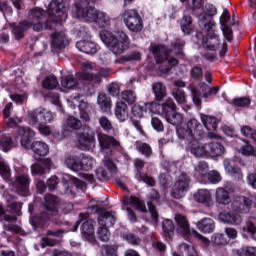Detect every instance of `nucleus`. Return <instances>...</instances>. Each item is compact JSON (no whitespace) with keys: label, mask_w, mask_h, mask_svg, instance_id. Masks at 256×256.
I'll use <instances>...</instances> for the list:
<instances>
[{"label":"nucleus","mask_w":256,"mask_h":256,"mask_svg":"<svg viewBox=\"0 0 256 256\" xmlns=\"http://www.w3.org/2000/svg\"><path fill=\"white\" fill-rule=\"evenodd\" d=\"M96 0H81V2L76 3L72 6V14L76 19H83L88 23H97L99 27H107L109 23V18L103 12L97 11L93 7V3Z\"/></svg>","instance_id":"obj_1"},{"label":"nucleus","mask_w":256,"mask_h":256,"mask_svg":"<svg viewBox=\"0 0 256 256\" xmlns=\"http://www.w3.org/2000/svg\"><path fill=\"white\" fill-rule=\"evenodd\" d=\"M100 39L114 55H123V52L131 47V39L123 30H118L115 34L109 30H102Z\"/></svg>","instance_id":"obj_2"},{"label":"nucleus","mask_w":256,"mask_h":256,"mask_svg":"<svg viewBox=\"0 0 256 256\" xmlns=\"http://www.w3.org/2000/svg\"><path fill=\"white\" fill-rule=\"evenodd\" d=\"M18 135H20V144L24 149H31L35 155V159L40 157H47L49 155V145L43 141H33L35 138V131L31 130L29 127H19Z\"/></svg>","instance_id":"obj_3"},{"label":"nucleus","mask_w":256,"mask_h":256,"mask_svg":"<svg viewBox=\"0 0 256 256\" xmlns=\"http://www.w3.org/2000/svg\"><path fill=\"white\" fill-rule=\"evenodd\" d=\"M150 51L154 56L157 65L162 73H169L173 67L179 65V60L173 57V49H169L163 45L152 44Z\"/></svg>","instance_id":"obj_4"},{"label":"nucleus","mask_w":256,"mask_h":256,"mask_svg":"<svg viewBox=\"0 0 256 256\" xmlns=\"http://www.w3.org/2000/svg\"><path fill=\"white\" fill-rule=\"evenodd\" d=\"M28 119L30 121V125H38V131L41 135H45V137H49V135H51V127L45 123H51V121H53V113L40 107L34 110H29Z\"/></svg>","instance_id":"obj_5"},{"label":"nucleus","mask_w":256,"mask_h":256,"mask_svg":"<svg viewBox=\"0 0 256 256\" xmlns=\"http://www.w3.org/2000/svg\"><path fill=\"white\" fill-rule=\"evenodd\" d=\"M188 89L191 91L192 101L196 107H201V97L203 99H213L219 93V86L211 87L205 82H200L199 88L190 84Z\"/></svg>","instance_id":"obj_6"},{"label":"nucleus","mask_w":256,"mask_h":256,"mask_svg":"<svg viewBox=\"0 0 256 256\" xmlns=\"http://www.w3.org/2000/svg\"><path fill=\"white\" fill-rule=\"evenodd\" d=\"M175 221L178 225L177 231H179V233H181L185 237H194L195 239H197V241L203 243L204 247H209V245H211V241H209L207 237L199 234L197 230L191 229V226H189V220H187L186 216L182 214H176Z\"/></svg>","instance_id":"obj_7"},{"label":"nucleus","mask_w":256,"mask_h":256,"mask_svg":"<svg viewBox=\"0 0 256 256\" xmlns=\"http://www.w3.org/2000/svg\"><path fill=\"white\" fill-rule=\"evenodd\" d=\"M121 17L130 33L143 31V18L137 9H127L121 14Z\"/></svg>","instance_id":"obj_8"},{"label":"nucleus","mask_w":256,"mask_h":256,"mask_svg":"<svg viewBox=\"0 0 256 256\" xmlns=\"http://www.w3.org/2000/svg\"><path fill=\"white\" fill-rule=\"evenodd\" d=\"M29 169L22 168V172H17L15 181L12 184L13 191L20 195V197H29V187L31 185V178L29 177Z\"/></svg>","instance_id":"obj_9"},{"label":"nucleus","mask_w":256,"mask_h":256,"mask_svg":"<svg viewBox=\"0 0 256 256\" xmlns=\"http://www.w3.org/2000/svg\"><path fill=\"white\" fill-rule=\"evenodd\" d=\"M161 109L162 115H164L167 123H170V125L177 127V125H181L183 123V115L177 112V105L172 98H168L165 103L162 104Z\"/></svg>","instance_id":"obj_10"},{"label":"nucleus","mask_w":256,"mask_h":256,"mask_svg":"<svg viewBox=\"0 0 256 256\" xmlns=\"http://www.w3.org/2000/svg\"><path fill=\"white\" fill-rule=\"evenodd\" d=\"M191 185V178H189V175L187 173L182 172L176 179L172 191L171 196L174 199H183L185 195L187 194V191H189V187Z\"/></svg>","instance_id":"obj_11"},{"label":"nucleus","mask_w":256,"mask_h":256,"mask_svg":"<svg viewBox=\"0 0 256 256\" xmlns=\"http://www.w3.org/2000/svg\"><path fill=\"white\" fill-rule=\"evenodd\" d=\"M204 13L201 16L199 25L202 27L203 31H211L215 27V21L212 17L217 15V8L213 4H206Z\"/></svg>","instance_id":"obj_12"},{"label":"nucleus","mask_w":256,"mask_h":256,"mask_svg":"<svg viewBox=\"0 0 256 256\" xmlns=\"http://www.w3.org/2000/svg\"><path fill=\"white\" fill-rule=\"evenodd\" d=\"M133 164L135 167V179L140 182L143 181V183H146V185H149V187H155V178L141 172L145 168V161L141 158H135Z\"/></svg>","instance_id":"obj_13"},{"label":"nucleus","mask_w":256,"mask_h":256,"mask_svg":"<svg viewBox=\"0 0 256 256\" xmlns=\"http://www.w3.org/2000/svg\"><path fill=\"white\" fill-rule=\"evenodd\" d=\"M81 232L84 237H93L95 235V220L89 213H80Z\"/></svg>","instance_id":"obj_14"},{"label":"nucleus","mask_w":256,"mask_h":256,"mask_svg":"<svg viewBox=\"0 0 256 256\" xmlns=\"http://www.w3.org/2000/svg\"><path fill=\"white\" fill-rule=\"evenodd\" d=\"M52 229L53 230H47V237L61 238L63 235H65V233H69V231H71L69 222L67 220H55L52 223Z\"/></svg>","instance_id":"obj_15"},{"label":"nucleus","mask_w":256,"mask_h":256,"mask_svg":"<svg viewBox=\"0 0 256 256\" xmlns=\"http://www.w3.org/2000/svg\"><path fill=\"white\" fill-rule=\"evenodd\" d=\"M9 27L12 31V35H14V39H16V41H21V39L25 38V33L33 27V24L30 21L23 20L19 23L9 24Z\"/></svg>","instance_id":"obj_16"},{"label":"nucleus","mask_w":256,"mask_h":256,"mask_svg":"<svg viewBox=\"0 0 256 256\" xmlns=\"http://www.w3.org/2000/svg\"><path fill=\"white\" fill-rule=\"evenodd\" d=\"M78 149L91 151L95 149V133L82 132L77 138Z\"/></svg>","instance_id":"obj_17"},{"label":"nucleus","mask_w":256,"mask_h":256,"mask_svg":"<svg viewBox=\"0 0 256 256\" xmlns=\"http://www.w3.org/2000/svg\"><path fill=\"white\" fill-rule=\"evenodd\" d=\"M219 45H221L219 35H217L215 30L211 28L209 31H207V35L202 39V47H204V49H208L209 51H217L219 49Z\"/></svg>","instance_id":"obj_18"},{"label":"nucleus","mask_w":256,"mask_h":256,"mask_svg":"<svg viewBox=\"0 0 256 256\" xmlns=\"http://www.w3.org/2000/svg\"><path fill=\"white\" fill-rule=\"evenodd\" d=\"M98 141H99L101 150L104 153H110V155H111V153H113V150L110 149L111 146L112 147H121V142H119V140H117L107 134H99Z\"/></svg>","instance_id":"obj_19"},{"label":"nucleus","mask_w":256,"mask_h":256,"mask_svg":"<svg viewBox=\"0 0 256 256\" xmlns=\"http://www.w3.org/2000/svg\"><path fill=\"white\" fill-rule=\"evenodd\" d=\"M159 199H161L159 192L152 189L149 194L148 211L154 223H159V212H157V208L155 207V203H159Z\"/></svg>","instance_id":"obj_20"},{"label":"nucleus","mask_w":256,"mask_h":256,"mask_svg":"<svg viewBox=\"0 0 256 256\" xmlns=\"http://www.w3.org/2000/svg\"><path fill=\"white\" fill-rule=\"evenodd\" d=\"M231 19V14L229 13L228 9H224L221 17H220V25H221V30L224 35V38L226 41H233V29L227 25Z\"/></svg>","instance_id":"obj_21"},{"label":"nucleus","mask_w":256,"mask_h":256,"mask_svg":"<svg viewBox=\"0 0 256 256\" xmlns=\"http://www.w3.org/2000/svg\"><path fill=\"white\" fill-rule=\"evenodd\" d=\"M96 213H98V224L101 227H113L117 222V217H115V212H99V208H96Z\"/></svg>","instance_id":"obj_22"},{"label":"nucleus","mask_w":256,"mask_h":256,"mask_svg":"<svg viewBox=\"0 0 256 256\" xmlns=\"http://www.w3.org/2000/svg\"><path fill=\"white\" fill-rule=\"evenodd\" d=\"M233 206L239 213H249L253 207V198L240 196L233 202Z\"/></svg>","instance_id":"obj_23"},{"label":"nucleus","mask_w":256,"mask_h":256,"mask_svg":"<svg viewBox=\"0 0 256 256\" xmlns=\"http://www.w3.org/2000/svg\"><path fill=\"white\" fill-rule=\"evenodd\" d=\"M44 209L50 213V215L57 216L59 213V197L48 194L45 196Z\"/></svg>","instance_id":"obj_24"},{"label":"nucleus","mask_w":256,"mask_h":256,"mask_svg":"<svg viewBox=\"0 0 256 256\" xmlns=\"http://www.w3.org/2000/svg\"><path fill=\"white\" fill-rule=\"evenodd\" d=\"M206 157H221L225 153V146L219 142H210L205 144Z\"/></svg>","instance_id":"obj_25"},{"label":"nucleus","mask_w":256,"mask_h":256,"mask_svg":"<svg viewBox=\"0 0 256 256\" xmlns=\"http://www.w3.org/2000/svg\"><path fill=\"white\" fill-rule=\"evenodd\" d=\"M114 115L120 123L127 121L129 119V106L123 101L116 102Z\"/></svg>","instance_id":"obj_26"},{"label":"nucleus","mask_w":256,"mask_h":256,"mask_svg":"<svg viewBox=\"0 0 256 256\" xmlns=\"http://www.w3.org/2000/svg\"><path fill=\"white\" fill-rule=\"evenodd\" d=\"M123 204L125 207L131 206L135 207L137 211H140L141 213H147V206H145V201L139 199L135 196H125L123 200Z\"/></svg>","instance_id":"obj_27"},{"label":"nucleus","mask_w":256,"mask_h":256,"mask_svg":"<svg viewBox=\"0 0 256 256\" xmlns=\"http://www.w3.org/2000/svg\"><path fill=\"white\" fill-rule=\"evenodd\" d=\"M67 36L64 32H54L52 34V49H57L58 51H61V49H65L67 47Z\"/></svg>","instance_id":"obj_28"},{"label":"nucleus","mask_w":256,"mask_h":256,"mask_svg":"<svg viewBox=\"0 0 256 256\" xmlns=\"http://www.w3.org/2000/svg\"><path fill=\"white\" fill-rule=\"evenodd\" d=\"M187 129L191 131L192 134L196 136L197 139L205 137V131H203V125L199 123V120L192 118L187 123L184 124Z\"/></svg>","instance_id":"obj_29"},{"label":"nucleus","mask_w":256,"mask_h":256,"mask_svg":"<svg viewBox=\"0 0 256 256\" xmlns=\"http://www.w3.org/2000/svg\"><path fill=\"white\" fill-rule=\"evenodd\" d=\"M76 47L86 55H95L97 53V44L91 40H80L76 43Z\"/></svg>","instance_id":"obj_30"},{"label":"nucleus","mask_w":256,"mask_h":256,"mask_svg":"<svg viewBox=\"0 0 256 256\" xmlns=\"http://www.w3.org/2000/svg\"><path fill=\"white\" fill-rule=\"evenodd\" d=\"M197 140L198 139H195L194 141L190 142L188 144L187 150L190 151V153L194 155V157H207L205 144L203 145Z\"/></svg>","instance_id":"obj_31"},{"label":"nucleus","mask_w":256,"mask_h":256,"mask_svg":"<svg viewBox=\"0 0 256 256\" xmlns=\"http://www.w3.org/2000/svg\"><path fill=\"white\" fill-rule=\"evenodd\" d=\"M65 4L63 0H53L48 6V13L51 17H63Z\"/></svg>","instance_id":"obj_32"},{"label":"nucleus","mask_w":256,"mask_h":256,"mask_svg":"<svg viewBox=\"0 0 256 256\" xmlns=\"http://www.w3.org/2000/svg\"><path fill=\"white\" fill-rule=\"evenodd\" d=\"M97 103L102 113H111L113 102L111 98L105 93H100L97 97Z\"/></svg>","instance_id":"obj_33"},{"label":"nucleus","mask_w":256,"mask_h":256,"mask_svg":"<svg viewBox=\"0 0 256 256\" xmlns=\"http://www.w3.org/2000/svg\"><path fill=\"white\" fill-rule=\"evenodd\" d=\"M196 227L201 233H213L215 231V221L211 218H203L196 223Z\"/></svg>","instance_id":"obj_34"},{"label":"nucleus","mask_w":256,"mask_h":256,"mask_svg":"<svg viewBox=\"0 0 256 256\" xmlns=\"http://www.w3.org/2000/svg\"><path fill=\"white\" fill-rule=\"evenodd\" d=\"M224 169L228 173V175H231L235 179H243V172H241V168L238 166L233 165V161L229 159L224 160Z\"/></svg>","instance_id":"obj_35"},{"label":"nucleus","mask_w":256,"mask_h":256,"mask_svg":"<svg viewBox=\"0 0 256 256\" xmlns=\"http://www.w3.org/2000/svg\"><path fill=\"white\" fill-rule=\"evenodd\" d=\"M163 236L166 239H173L175 237V223L171 219H165L162 222Z\"/></svg>","instance_id":"obj_36"},{"label":"nucleus","mask_w":256,"mask_h":256,"mask_svg":"<svg viewBox=\"0 0 256 256\" xmlns=\"http://www.w3.org/2000/svg\"><path fill=\"white\" fill-rule=\"evenodd\" d=\"M194 200L197 201V203H202V205L209 207V205H211V192L201 189L194 194Z\"/></svg>","instance_id":"obj_37"},{"label":"nucleus","mask_w":256,"mask_h":256,"mask_svg":"<svg viewBox=\"0 0 256 256\" xmlns=\"http://www.w3.org/2000/svg\"><path fill=\"white\" fill-rule=\"evenodd\" d=\"M201 121L208 131H217V127L219 125L217 118L210 115L202 114Z\"/></svg>","instance_id":"obj_38"},{"label":"nucleus","mask_w":256,"mask_h":256,"mask_svg":"<svg viewBox=\"0 0 256 256\" xmlns=\"http://www.w3.org/2000/svg\"><path fill=\"white\" fill-rule=\"evenodd\" d=\"M177 136L182 141H187L188 144L197 139L196 136L193 133H191V130H189V128H187L185 124L177 130Z\"/></svg>","instance_id":"obj_39"},{"label":"nucleus","mask_w":256,"mask_h":256,"mask_svg":"<svg viewBox=\"0 0 256 256\" xmlns=\"http://www.w3.org/2000/svg\"><path fill=\"white\" fill-rule=\"evenodd\" d=\"M181 31L184 35L193 33V18L190 15H184L180 21Z\"/></svg>","instance_id":"obj_40"},{"label":"nucleus","mask_w":256,"mask_h":256,"mask_svg":"<svg viewBox=\"0 0 256 256\" xmlns=\"http://www.w3.org/2000/svg\"><path fill=\"white\" fill-rule=\"evenodd\" d=\"M153 93L155 94L156 101H163L167 97V87L161 82H156L152 85Z\"/></svg>","instance_id":"obj_41"},{"label":"nucleus","mask_w":256,"mask_h":256,"mask_svg":"<svg viewBox=\"0 0 256 256\" xmlns=\"http://www.w3.org/2000/svg\"><path fill=\"white\" fill-rule=\"evenodd\" d=\"M216 201L219 203V205H229L231 203L229 191H227L225 188H217Z\"/></svg>","instance_id":"obj_42"},{"label":"nucleus","mask_w":256,"mask_h":256,"mask_svg":"<svg viewBox=\"0 0 256 256\" xmlns=\"http://www.w3.org/2000/svg\"><path fill=\"white\" fill-rule=\"evenodd\" d=\"M220 219L223 223H228L229 225H239L241 223V216L231 212L220 214Z\"/></svg>","instance_id":"obj_43"},{"label":"nucleus","mask_w":256,"mask_h":256,"mask_svg":"<svg viewBox=\"0 0 256 256\" xmlns=\"http://www.w3.org/2000/svg\"><path fill=\"white\" fill-rule=\"evenodd\" d=\"M153 102H148V103H145V107L146 108H143V106H141L140 104H134L132 106V109H131V112H132V115L134 117H137L138 119H141V117H143V113H145V111H153V109L151 107H153Z\"/></svg>","instance_id":"obj_44"},{"label":"nucleus","mask_w":256,"mask_h":256,"mask_svg":"<svg viewBox=\"0 0 256 256\" xmlns=\"http://www.w3.org/2000/svg\"><path fill=\"white\" fill-rule=\"evenodd\" d=\"M65 165L68 167V169H71V171H81V158L77 156L67 157L65 160Z\"/></svg>","instance_id":"obj_45"},{"label":"nucleus","mask_w":256,"mask_h":256,"mask_svg":"<svg viewBox=\"0 0 256 256\" xmlns=\"http://www.w3.org/2000/svg\"><path fill=\"white\" fill-rule=\"evenodd\" d=\"M136 151L138 153H141V155H144L147 159L153 155V149L151 148V145L145 142H136L135 144Z\"/></svg>","instance_id":"obj_46"},{"label":"nucleus","mask_w":256,"mask_h":256,"mask_svg":"<svg viewBox=\"0 0 256 256\" xmlns=\"http://www.w3.org/2000/svg\"><path fill=\"white\" fill-rule=\"evenodd\" d=\"M171 47L175 50V55L177 57H185L183 49H185V41L183 38H176L171 42Z\"/></svg>","instance_id":"obj_47"},{"label":"nucleus","mask_w":256,"mask_h":256,"mask_svg":"<svg viewBox=\"0 0 256 256\" xmlns=\"http://www.w3.org/2000/svg\"><path fill=\"white\" fill-rule=\"evenodd\" d=\"M61 85L64 89H75L79 85V81L73 75L64 76L61 79Z\"/></svg>","instance_id":"obj_48"},{"label":"nucleus","mask_w":256,"mask_h":256,"mask_svg":"<svg viewBox=\"0 0 256 256\" xmlns=\"http://www.w3.org/2000/svg\"><path fill=\"white\" fill-rule=\"evenodd\" d=\"M91 108V105L86 102H81L79 105V111H80V118L84 123H89L91 121V116H89V109Z\"/></svg>","instance_id":"obj_49"},{"label":"nucleus","mask_w":256,"mask_h":256,"mask_svg":"<svg viewBox=\"0 0 256 256\" xmlns=\"http://www.w3.org/2000/svg\"><path fill=\"white\" fill-rule=\"evenodd\" d=\"M59 85V81H57V77L55 75L46 76L42 82L43 89L52 90L55 89Z\"/></svg>","instance_id":"obj_50"},{"label":"nucleus","mask_w":256,"mask_h":256,"mask_svg":"<svg viewBox=\"0 0 256 256\" xmlns=\"http://www.w3.org/2000/svg\"><path fill=\"white\" fill-rule=\"evenodd\" d=\"M172 95L180 105H185V103H187V95L185 94V91L181 90V88L172 89Z\"/></svg>","instance_id":"obj_51"},{"label":"nucleus","mask_w":256,"mask_h":256,"mask_svg":"<svg viewBox=\"0 0 256 256\" xmlns=\"http://www.w3.org/2000/svg\"><path fill=\"white\" fill-rule=\"evenodd\" d=\"M96 237L99 239V241H102V243H107L109 241V238L111 237V232H109V229L105 226H100L96 232Z\"/></svg>","instance_id":"obj_52"},{"label":"nucleus","mask_w":256,"mask_h":256,"mask_svg":"<svg viewBox=\"0 0 256 256\" xmlns=\"http://www.w3.org/2000/svg\"><path fill=\"white\" fill-rule=\"evenodd\" d=\"M0 175L5 181H9L11 178V168L5 163L3 157L0 156Z\"/></svg>","instance_id":"obj_53"},{"label":"nucleus","mask_w":256,"mask_h":256,"mask_svg":"<svg viewBox=\"0 0 256 256\" xmlns=\"http://www.w3.org/2000/svg\"><path fill=\"white\" fill-rule=\"evenodd\" d=\"M81 163V171H91L93 169V165H95V159L91 156H83L80 158Z\"/></svg>","instance_id":"obj_54"},{"label":"nucleus","mask_w":256,"mask_h":256,"mask_svg":"<svg viewBox=\"0 0 256 256\" xmlns=\"http://www.w3.org/2000/svg\"><path fill=\"white\" fill-rule=\"evenodd\" d=\"M112 155L113 152L109 153V155H106L104 157V159L102 160L103 165L108 169V171H110V173H117V165L115 164V162H113V159L111 158Z\"/></svg>","instance_id":"obj_55"},{"label":"nucleus","mask_w":256,"mask_h":256,"mask_svg":"<svg viewBox=\"0 0 256 256\" xmlns=\"http://www.w3.org/2000/svg\"><path fill=\"white\" fill-rule=\"evenodd\" d=\"M0 145L2 147V150L7 152L11 151L13 147H15V142L13 141V138H11V136H3L0 140Z\"/></svg>","instance_id":"obj_56"},{"label":"nucleus","mask_w":256,"mask_h":256,"mask_svg":"<svg viewBox=\"0 0 256 256\" xmlns=\"http://www.w3.org/2000/svg\"><path fill=\"white\" fill-rule=\"evenodd\" d=\"M122 101L128 103V105H133L137 101V94L131 90H125L121 93Z\"/></svg>","instance_id":"obj_57"},{"label":"nucleus","mask_w":256,"mask_h":256,"mask_svg":"<svg viewBox=\"0 0 256 256\" xmlns=\"http://www.w3.org/2000/svg\"><path fill=\"white\" fill-rule=\"evenodd\" d=\"M66 126L77 131L83 127V123L78 118L70 116L66 120Z\"/></svg>","instance_id":"obj_58"},{"label":"nucleus","mask_w":256,"mask_h":256,"mask_svg":"<svg viewBox=\"0 0 256 256\" xmlns=\"http://www.w3.org/2000/svg\"><path fill=\"white\" fill-rule=\"evenodd\" d=\"M239 153L245 157H256V148L251 144H245L239 149Z\"/></svg>","instance_id":"obj_59"},{"label":"nucleus","mask_w":256,"mask_h":256,"mask_svg":"<svg viewBox=\"0 0 256 256\" xmlns=\"http://www.w3.org/2000/svg\"><path fill=\"white\" fill-rule=\"evenodd\" d=\"M45 12L43 9L41 8H35L33 10L30 11L29 13V19H31V21H41L43 19V17H45Z\"/></svg>","instance_id":"obj_60"},{"label":"nucleus","mask_w":256,"mask_h":256,"mask_svg":"<svg viewBox=\"0 0 256 256\" xmlns=\"http://www.w3.org/2000/svg\"><path fill=\"white\" fill-rule=\"evenodd\" d=\"M234 107H249L251 105V98L249 97H238L232 100Z\"/></svg>","instance_id":"obj_61"},{"label":"nucleus","mask_w":256,"mask_h":256,"mask_svg":"<svg viewBox=\"0 0 256 256\" xmlns=\"http://www.w3.org/2000/svg\"><path fill=\"white\" fill-rule=\"evenodd\" d=\"M190 77L194 79V81H203V68L193 66L190 70Z\"/></svg>","instance_id":"obj_62"},{"label":"nucleus","mask_w":256,"mask_h":256,"mask_svg":"<svg viewBox=\"0 0 256 256\" xmlns=\"http://www.w3.org/2000/svg\"><path fill=\"white\" fill-rule=\"evenodd\" d=\"M238 256H256V247L246 246L237 250Z\"/></svg>","instance_id":"obj_63"},{"label":"nucleus","mask_w":256,"mask_h":256,"mask_svg":"<svg viewBox=\"0 0 256 256\" xmlns=\"http://www.w3.org/2000/svg\"><path fill=\"white\" fill-rule=\"evenodd\" d=\"M102 255L103 256H117V248L111 245H103L102 246Z\"/></svg>","instance_id":"obj_64"}]
</instances>
